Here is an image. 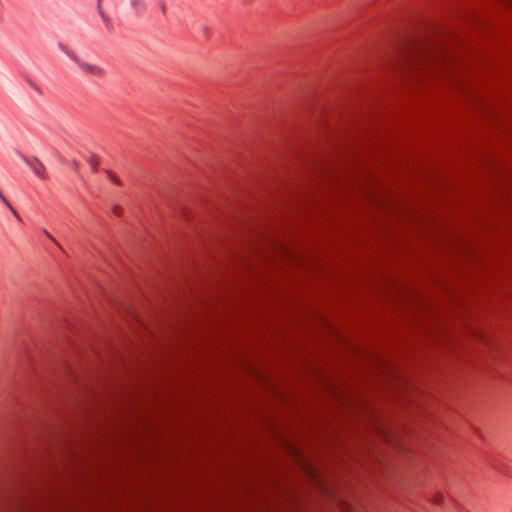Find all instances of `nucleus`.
I'll return each instance as SVG.
<instances>
[{"instance_id": "nucleus-10", "label": "nucleus", "mask_w": 512, "mask_h": 512, "mask_svg": "<svg viewBox=\"0 0 512 512\" xmlns=\"http://www.w3.org/2000/svg\"><path fill=\"white\" fill-rule=\"evenodd\" d=\"M112 210L115 215H120L122 212V208L119 206H114Z\"/></svg>"}, {"instance_id": "nucleus-11", "label": "nucleus", "mask_w": 512, "mask_h": 512, "mask_svg": "<svg viewBox=\"0 0 512 512\" xmlns=\"http://www.w3.org/2000/svg\"><path fill=\"white\" fill-rule=\"evenodd\" d=\"M160 9H161V12H162L163 14L166 12V5H165V3H164V2H162V3L160 4Z\"/></svg>"}, {"instance_id": "nucleus-4", "label": "nucleus", "mask_w": 512, "mask_h": 512, "mask_svg": "<svg viewBox=\"0 0 512 512\" xmlns=\"http://www.w3.org/2000/svg\"><path fill=\"white\" fill-rule=\"evenodd\" d=\"M129 3L135 10H140L145 7V0H129Z\"/></svg>"}, {"instance_id": "nucleus-9", "label": "nucleus", "mask_w": 512, "mask_h": 512, "mask_svg": "<svg viewBox=\"0 0 512 512\" xmlns=\"http://www.w3.org/2000/svg\"><path fill=\"white\" fill-rule=\"evenodd\" d=\"M44 234L52 241L54 242L56 245L59 246V243L57 242V240L47 231V230H44Z\"/></svg>"}, {"instance_id": "nucleus-5", "label": "nucleus", "mask_w": 512, "mask_h": 512, "mask_svg": "<svg viewBox=\"0 0 512 512\" xmlns=\"http://www.w3.org/2000/svg\"><path fill=\"white\" fill-rule=\"evenodd\" d=\"M106 174H107L108 179L112 183H114L116 185H121L122 184L120 178L115 173H113V172H111L109 170H106Z\"/></svg>"}, {"instance_id": "nucleus-3", "label": "nucleus", "mask_w": 512, "mask_h": 512, "mask_svg": "<svg viewBox=\"0 0 512 512\" xmlns=\"http://www.w3.org/2000/svg\"><path fill=\"white\" fill-rule=\"evenodd\" d=\"M35 162L36 165H34L30 160H26L27 165L31 167L35 175H37L41 179H46L47 175L44 165L38 159H35Z\"/></svg>"}, {"instance_id": "nucleus-6", "label": "nucleus", "mask_w": 512, "mask_h": 512, "mask_svg": "<svg viewBox=\"0 0 512 512\" xmlns=\"http://www.w3.org/2000/svg\"><path fill=\"white\" fill-rule=\"evenodd\" d=\"M89 164L91 165L93 170H96L99 165V158L96 155H91L88 159Z\"/></svg>"}, {"instance_id": "nucleus-2", "label": "nucleus", "mask_w": 512, "mask_h": 512, "mask_svg": "<svg viewBox=\"0 0 512 512\" xmlns=\"http://www.w3.org/2000/svg\"><path fill=\"white\" fill-rule=\"evenodd\" d=\"M59 48L77 65L79 70L83 72L85 75L97 79H103L107 76L106 69L101 65L83 59L76 52H74L64 44H59Z\"/></svg>"}, {"instance_id": "nucleus-8", "label": "nucleus", "mask_w": 512, "mask_h": 512, "mask_svg": "<svg viewBox=\"0 0 512 512\" xmlns=\"http://www.w3.org/2000/svg\"><path fill=\"white\" fill-rule=\"evenodd\" d=\"M0 198L1 200L10 208V210L12 211V213L18 217V214L16 212V210L10 205V203L8 202V200L5 198V196L0 192Z\"/></svg>"}, {"instance_id": "nucleus-1", "label": "nucleus", "mask_w": 512, "mask_h": 512, "mask_svg": "<svg viewBox=\"0 0 512 512\" xmlns=\"http://www.w3.org/2000/svg\"><path fill=\"white\" fill-rule=\"evenodd\" d=\"M399 61L401 62V65L409 68L419 66L425 69H430L433 65H444L446 58L442 52L430 46L420 43H411L404 48Z\"/></svg>"}, {"instance_id": "nucleus-7", "label": "nucleus", "mask_w": 512, "mask_h": 512, "mask_svg": "<svg viewBox=\"0 0 512 512\" xmlns=\"http://www.w3.org/2000/svg\"><path fill=\"white\" fill-rule=\"evenodd\" d=\"M443 501V495L440 493H436L432 498L431 502L434 504H441Z\"/></svg>"}]
</instances>
